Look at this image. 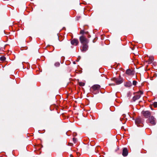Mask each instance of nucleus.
I'll return each instance as SVG.
<instances>
[{
    "instance_id": "21",
    "label": "nucleus",
    "mask_w": 157,
    "mask_h": 157,
    "mask_svg": "<svg viewBox=\"0 0 157 157\" xmlns=\"http://www.w3.org/2000/svg\"><path fill=\"white\" fill-rule=\"evenodd\" d=\"M80 33L82 34H83L84 33V31L83 30H81Z\"/></svg>"
},
{
    "instance_id": "10",
    "label": "nucleus",
    "mask_w": 157,
    "mask_h": 157,
    "mask_svg": "<svg viewBox=\"0 0 157 157\" xmlns=\"http://www.w3.org/2000/svg\"><path fill=\"white\" fill-rule=\"evenodd\" d=\"M82 49H81L82 52H84L88 50V46L87 44H83Z\"/></svg>"
},
{
    "instance_id": "25",
    "label": "nucleus",
    "mask_w": 157,
    "mask_h": 157,
    "mask_svg": "<svg viewBox=\"0 0 157 157\" xmlns=\"http://www.w3.org/2000/svg\"><path fill=\"white\" fill-rule=\"evenodd\" d=\"M131 96V95H130V94L128 93V97H129V96Z\"/></svg>"
},
{
    "instance_id": "28",
    "label": "nucleus",
    "mask_w": 157,
    "mask_h": 157,
    "mask_svg": "<svg viewBox=\"0 0 157 157\" xmlns=\"http://www.w3.org/2000/svg\"><path fill=\"white\" fill-rule=\"evenodd\" d=\"M113 78L114 79V78H115V77H113Z\"/></svg>"
},
{
    "instance_id": "19",
    "label": "nucleus",
    "mask_w": 157,
    "mask_h": 157,
    "mask_svg": "<svg viewBox=\"0 0 157 157\" xmlns=\"http://www.w3.org/2000/svg\"><path fill=\"white\" fill-rule=\"evenodd\" d=\"M80 56H78V57L77 60H76V61L78 62L79 61V59H80Z\"/></svg>"
},
{
    "instance_id": "7",
    "label": "nucleus",
    "mask_w": 157,
    "mask_h": 157,
    "mask_svg": "<svg viewBox=\"0 0 157 157\" xmlns=\"http://www.w3.org/2000/svg\"><path fill=\"white\" fill-rule=\"evenodd\" d=\"M100 88V86L99 85H94L90 88V90L93 92L97 90H99Z\"/></svg>"
},
{
    "instance_id": "11",
    "label": "nucleus",
    "mask_w": 157,
    "mask_h": 157,
    "mask_svg": "<svg viewBox=\"0 0 157 157\" xmlns=\"http://www.w3.org/2000/svg\"><path fill=\"white\" fill-rule=\"evenodd\" d=\"M128 149L126 148H124L123 150L122 155L124 156H126L128 154Z\"/></svg>"
},
{
    "instance_id": "27",
    "label": "nucleus",
    "mask_w": 157,
    "mask_h": 157,
    "mask_svg": "<svg viewBox=\"0 0 157 157\" xmlns=\"http://www.w3.org/2000/svg\"><path fill=\"white\" fill-rule=\"evenodd\" d=\"M135 77L136 78V77H137L136 75L135 76Z\"/></svg>"
},
{
    "instance_id": "23",
    "label": "nucleus",
    "mask_w": 157,
    "mask_h": 157,
    "mask_svg": "<svg viewBox=\"0 0 157 157\" xmlns=\"http://www.w3.org/2000/svg\"><path fill=\"white\" fill-rule=\"evenodd\" d=\"M156 74H154L153 77H156Z\"/></svg>"
},
{
    "instance_id": "13",
    "label": "nucleus",
    "mask_w": 157,
    "mask_h": 157,
    "mask_svg": "<svg viewBox=\"0 0 157 157\" xmlns=\"http://www.w3.org/2000/svg\"><path fill=\"white\" fill-rule=\"evenodd\" d=\"M154 60V58L153 56H151L149 57L148 60V63H151Z\"/></svg>"
},
{
    "instance_id": "18",
    "label": "nucleus",
    "mask_w": 157,
    "mask_h": 157,
    "mask_svg": "<svg viewBox=\"0 0 157 157\" xmlns=\"http://www.w3.org/2000/svg\"><path fill=\"white\" fill-rule=\"evenodd\" d=\"M137 82L136 81L134 80L133 81V84L134 85H136V84Z\"/></svg>"
},
{
    "instance_id": "15",
    "label": "nucleus",
    "mask_w": 157,
    "mask_h": 157,
    "mask_svg": "<svg viewBox=\"0 0 157 157\" xmlns=\"http://www.w3.org/2000/svg\"><path fill=\"white\" fill-rule=\"evenodd\" d=\"M55 65L57 67H59L60 65V63L59 62H56L55 64Z\"/></svg>"
},
{
    "instance_id": "26",
    "label": "nucleus",
    "mask_w": 157,
    "mask_h": 157,
    "mask_svg": "<svg viewBox=\"0 0 157 157\" xmlns=\"http://www.w3.org/2000/svg\"><path fill=\"white\" fill-rule=\"evenodd\" d=\"M104 76H105L104 78H107V77L106 76V75H104Z\"/></svg>"
},
{
    "instance_id": "4",
    "label": "nucleus",
    "mask_w": 157,
    "mask_h": 157,
    "mask_svg": "<svg viewBox=\"0 0 157 157\" xmlns=\"http://www.w3.org/2000/svg\"><path fill=\"white\" fill-rule=\"evenodd\" d=\"M143 93L142 91H139L137 94L135 95L133 98L132 100L135 101L136 100L139 99L141 97V95L143 94Z\"/></svg>"
},
{
    "instance_id": "6",
    "label": "nucleus",
    "mask_w": 157,
    "mask_h": 157,
    "mask_svg": "<svg viewBox=\"0 0 157 157\" xmlns=\"http://www.w3.org/2000/svg\"><path fill=\"white\" fill-rule=\"evenodd\" d=\"M125 73L128 75L131 76L134 75L135 73L134 70L130 69H128L127 70Z\"/></svg>"
},
{
    "instance_id": "12",
    "label": "nucleus",
    "mask_w": 157,
    "mask_h": 157,
    "mask_svg": "<svg viewBox=\"0 0 157 157\" xmlns=\"http://www.w3.org/2000/svg\"><path fill=\"white\" fill-rule=\"evenodd\" d=\"M78 82L79 86H84L85 84V81H84L82 82H79V79H78Z\"/></svg>"
},
{
    "instance_id": "29",
    "label": "nucleus",
    "mask_w": 157,
    "mask_h": 157,
    "mask_svg": "<svg viewBox=\"0 0 157 157\" xmlns=\"http://www.w3.org/2000/svg\"><path fill=\"white\" fill-rule=\"evenodd\" d=\"M74 63H75V62H74Z\"/></svg>"
},
{
    "instance_id": "20",
    "label": "nucleus",
    "mask_w": 157,
    "mask_h": 157,
    "mask_svg": "<svg viewBox=\"0 0 157 157\" xmlns=\"http://www.w3.org/2000/svg\"><path fill=\"white\" fill-rule=\"evenodd\" d=\"M81 17L80 16H78L77 17V20H78Z\"/></svg>"
},
{
    "instance_id": "14",
    "label": "nucleus",
    "mask_w": 157,
    "mask_h": 157,
    "mask_svg": "<svg viewBox=\"0 0 157 157\" xmlns=\"http://www.w3.org/2000/svg\"><path fill=\"white\" fill-rule=\"evenodd\" d=\"M0 60L1 61H4L6 59V58L4 56H2L0 58Z\"/></svg>"
},
{
    "instance_id": "24",
    "label": "nucleus",
    "mask_w": 157,
    "mask_h": 157,
    "mask_svg": "<svg viewBox=\"0 0 157 157\" xmlns=\"http://www.w3.org/2000/svg\"><path fill=\"white\" fill-rule=\"evenodd\" d=\"M70 157H73V156L72 154L70 155Z\"/></svg>"
},
{
    "instance_id": "3",
    "label": "nucleus",
    "mask_w": 157,
    "mask_h": 157,
    "mask_svg": "<svg viewBox=\"0 0 157 157\" xmlns=\"http://www.w3.org/2000/svg\"><path fill=\"white\" fill-rule=\"evenodd\" d=\"M79 40L82 44H88L89 42L88 40L84 36H81L79 37Z\"/></svg>"
},
{
    "instance_id": "17",
    "label": "nucleus",
    "mask_w": 157,
    "mask_h": 157,
    "mask_svg": "<svg viewBox=\"0 0 157 157\" xmlns=\"http://www.w3.org/2000/svg\"><path fill=\"white\" fill-rule=\"evenodd\" d=\"M73 142L75 143L77 141V139L75 138H73Z\"/></svg>"
},
{
    "instance_id": "16",
    "label": "nucleus",
    "mask_w": 157,
    "mask_h": 157,
    "mask_svg": "<svg viewBox=\"0 0 157 157\" xmlns=\"http://www.w3.org/2000/svg\"><path fill=\"white\" fill-rule=\"evenodd\" d=\"M153 106L155 107H157V102H155L153 104Z\"/></svg>"
},
{
    "instance_id": "9",
    "label": "nucleus",
    "mask_w": 157,
    "mask_h": 157,
    "mask_svg": "<svg viewBox=\"0 0 157 157\" xmlns=\"http://www.w3.org/2000/svg\"><path fill=\"white\" fill-rule=\"evenodd\" d=\"M79 43L78 40L76 39H74L71 41V44L75 46L77 45Z\"/></svg>"
},
{
    "instance_id": "2",
    "label": "nucleus",
    "mask_w": 157,
    "mask_h": 157,
    "mask_svg": "<svg viewBox=\"0 0 157 157\" xmlns=\"http://www.w3.org/2000/svg\"><path fill=\"white\" fill-rule=\"evenodd\" d=\"M143 119L140 117H138L135 120L136 124L138 127H142L143 125Z\"/></svg>"
},
{
    "instance_id": "1",
    "label": "nucleus",
    "mask_w": 157,
    "mask_h": 157,
    "mask_svg": "<svg viewBox=\"0 0 157 157\" xmlns=\"http://www.w3.org/2000/svg\"><path fill=\"white\" fill-rule=\"evenodd\" d=\"M148 124L150 125H155L156 123V118L153 116H150L147 120Z\"/></svg>"
},
{
    "instance_id": "5",
    "label": "nucleus",
    "mask_w": 157,
    "mask_h": 157,
    "mask_svg": "<svg viewBox=\"0 0 157 157\" xmlns=\"http://www.w3.org/2000/svg\"><path fill=\"white\" fill-rule=\"evenodd\" d=\"M115 83H112L110 84H112L114 85H119L123 82V79H111Z\"/></svg>"
},
{
    "instance_id": "8",
    "label": "nucleus",
    "mask_w": 157,
    "mask_h": 157,
    "mask_svg": "<svg viewBox=\"0 0 157 157\" xmlns=\"http://www.w3.org/2000/svg\"><path fill=\"white\" fill-rule=\"evenodd\" d=\"M142 113L143 114V115L145 118H147L148 117H149L151 115V113L150 112L148 111H143L142 112Z\"/></svg>"
},
{
    "instance_id": "22",
    "label": "nucleus",
    "mask_w": 157,
    "mask_h": 157,
    "mask_svg": "<svg viewBox=\"0 0 157 157\" xmlns=\"http://www.w3.org/2000/svg\"><path fill=\"white\" fill-rule=\"evenodd\" d=\"M69 145L70 146H72L73 145V144L72 143H69Z\"/></svg>"
}]
</instances>
